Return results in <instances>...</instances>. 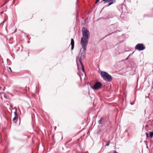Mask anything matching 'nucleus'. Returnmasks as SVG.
<instances>
[{"instance_id": "17", "label": "nucleus", "mask_w": 153, "mask_h": 153, "mask_svg": "<svg viewBox=\"0 0 153 153\" xmlns=\"http://www.w3.org/2000/svg\"><path fill=\"white\" fill-rule=\"evenodd\" d=\"M108 35H106V36H105L106 37L107 36H108Z\"/></svg>"}, {"instance_id": "16", "label": "nucleus", "mask_w": 153, "mask_h": 153, "mask_svg": "<svg viewBox=\"0 0 153 153\" xmlns=\"http://www.w3.org/2000/svg\"><path fill=\"white\" fill-rule=\"evenodd\" d=\"M9 68L10 69V70L11 71H12V70H11V68H10V67H9Z\"/></svg>"}, {"instance_id": "14", "label": "nucleus", "mask_w": 153, "mask_h": 153, "mask_svg": "<svg viewBox=\"0 0 153 153\" xmlns=\"http://www.w3.org/2000/svg\"><path fill=\"white\" fill-rule=\"evenodd\" d=\"M146 134L147 137H149V134L147 133H146Z\"/></svg>"}, {"instance_id": "22", "label": "nucleus", "mask_w": 153, "mask_h": 153, "mask_svg": "<svg viewBox=\"0 0 153 153\" xmlns=\"http://www.w3.org/2000/svg\"><path fill=\"white\" fill-rule=\"evenodd\" d=\"M152 13H153V10L152 11Z\"/></svg>"}, {"instance_id": "9", "label": "nucleus", "mask_w": 153, "mask_h": 153, "mask_svg": "<svg viewBox=\"0 0 153 153\" xmlns=\"http://www.w3.org/2000/svg\"><path fill=\"white\" fill-rule=\"evenodd\" d=\"M103 120V118H101L99 120L98 123L99 124H101V122L102 121V120Z\"/></svg>"}, {"instance_id": "20", "label": "nucleus", "mask_w": 153, "mask_h": 153, "mask_svg": "<svg viewBox=\"0 0 153 153\" xmlns=\"http://www.w3.org/2000/svg\"><path fill=\"white\" fill-rule=\"evenodd\" d=\"M131 105H132V103H131Z\"/></svg>"}, {"instance_id": "4", "label": "nucleus", "mask_w": 153, "mask_h": 153, "mask_svg": "<svg viewBox=\"0 0 153 153\" xmlns=\"http://www.w3.org/2000/svg\"><path fill=\"white\" fill-rule=\"evenodd\" d=\"M145 48V47L143 44H138L136 45L135 47V49L139 51H141L144 50Z\"/></svg>"}, {"instance_id": "11", "label": "nucleus", "mask_w": 153, "mask_h": 153, "mask_svg": "<svg viewBox=\"0 0 153 153\" xmlns=\"http://www.w3.org/2000/svg\"><path fill=\"white\" fill-rule=\"evenodd\" d=\"M110 140H109L108 141V142L106 144L105 146H108L109 145V144H110Z\"/></svg>"}, {"instance_id": "10", "label": "nucleus", "mask_w": 153, "mask_h": 153, "mask_svg": "<svg viewBox=\"0 0 153 153\" xmlns=\"http://www.w3.org/2000/svg\"><path fill=\"white\" fill-rule=\"evenodd\" d=\"M149 136L151 138L153 136V132H150L149 133Z\"/></svg>"}, {"instance_id": "5", "label": "nucleus", "mask_w": 153, "mask_h": 153, "mask_svg": "<svg viewBox=\"0 0 153 153\" xmlns=\"http://www.w3.org/2000/svg\"><path fill=\"white\" fill-rule=\"evenodd\" d=\"M102 85V84L100 82H97L94 84V86L92 87V88L94 90H97L101 88Z\"/></svg>"}, {"instance_id": "1", "label": "nucleus", "mask_w": 153, "mask_h": 153, "mask_svg": "<svg viewBox=\"0 0 153 153\" xmlns=\"http://www.w3.org/2000/svg\"><path fill=\"white\" fill-rule=\"evenodd\" d=\"M82 37L81 38L80 44L84 47L85 45H87L88 40L90 37V33L89 31L85 28L83 27L82 29Z\"/></svg>"}, {"instance_id": "12", "label": "nucleus", "mask_w": 153, "mask_h": 153, "mask_svg": "<svg viewBox=\"0 0 153 153\" xmlns=\"http://www.w3.org/2000/svg\"><path fill=\"white\" fill-rule=\"evenodd\" d=\"M16 111L17 110H16V111L14 112V114H15V116L18 117L17 114V113H16Z\"/></svg>"}, {"instance_id": "19", "label": "nucleus", "mask_w": 153, "mask_h": 153, "mask_svg": "<svg viewBox=\"0 0 153 153\" xmlns=\"http://www.w3.org/2000/svg\"><path fill=\"white\" fill-rule=\"evenodd\" d=\"M115 153H118L116 152V151H115Z\"/></svg>"}, {"instance_id": "18", "label": "nucleus", "mask_w": 153, "mask_h": 153, "mask_svg": "<svg viewBox=\"0 0 153 153\" xmlns=\"http://www.w3.org/2000/svg\"><path fill=\"white\" fill-rule=\"evenodd\" d=\"M5 88L4 87V88L3 89V90H4Z\"/></svg>"}, {"instance_id": "7", "label": "nucleus", "mask_w": 153, "mask_h": 153, "mask_svg": "<svg viewBox=\"0 0 153 153\" xmlns=\"http://www.w3.org/2000/svg\"><path fill=\"white\" fill-rule=\"evenodd\" d=\"M71 50H72L74 48V41L72 38L71 39Z\"/></svg>"}, {"instance_id": "21", "label": "nucleus", "mask_w": 153, "mask_h": 153, "mask_svg": "<svg viewBox=\"0 0 153 153\" xmlns=\"http://www.w3.org/2000/svg\"><path fill=\"white\" fill-rule=\"evenodd\" d=\"M131 105H132V103H131Z\"/></svg>"}, {"instance_id": "6", "label": "nucleus", "mask_w": 153, "mask_h": 153, "mask_svg": "<svg viewBox=\"0 0 153 153\" xmlns=\"http://www.w3.org/2000/svg\"><path fill=\"white\" fill-rule=\"evenodd\" d=\"M103 1L104 4L108 3V6H109L111 4L114 3L116 2V0H102L101 1V2Z\"/></svg>"}, {"instance_id": "8", "label": "nucleus", "mask_w": 153, "mask_h": 153, "mask_svg": "<svg viewBox=\"0 0 153 153\" xmlns=\"http://www.w3.org/2000/svg\"><path fill=\"white\" fill-rule=\"evenodd\" d=\"M18 117L15 116L13 119V121H14V123H16V120L17 119Z\"/></svg>"}, {"instance_id": "3", "label": "nucleus", "mask_w": 153, "mask_h": 153, "mask_svg": "<svg viewBox=\"0 0 153 153\" xmlns=\"http://www.w3.org/2000/svg\"><path fill=\"white\" fill-rule=\"evenodd\" d=\"M100 74L104 80L109 82L112 81V79L111 76L108 74V73L104 71H101Z\"/></svg>"}, {"instance_id": "13", "label": "nucleus", "mask_w": 153, "mask_h": 153, "mask_svg": "<svg viewBox=\"0 0 153 153\" xmlns=\"http://www.w3.org/2000/svg\"><path fill=\"white\" fill-rule=\"evenodd\" d=\"M101 132V130L100 129L98 130L97 132V134H100Z\"/></svg>"}, {"instance_id": "2", "label": "nucleus", "mask_w": 153, "mask_h": 153, "mask_svg": "<svg viewBox=\"0 0 153 153\" xmlns=\"http://www.w3.org/2000/svg\"><path fill=\"white\" fill-rule=\"evenodd\" d=\"M82 48L81 49L78 55V56L77 58V59H79V60L81 63L82 65V71L84 72V68L83 66L82 63V60L84 59L85 58V54L86 53V48L87 45H85L84 47L82 45Z\"/></svg>"}, {"instance_id": "15", "label": "nucleus", "mask_w": 153, "mask_h": 153, "mask_svg": "<svg viewBox=\"0 0 153 153\" xmlns=\"http://www.w3.org/2000/svg\"><path fill=\"white\" fill-rule=\"evenodd\" d=\"M99 0H97L95 2V4L97 3L99 1Z\"/></svg>"}]
</instances>
